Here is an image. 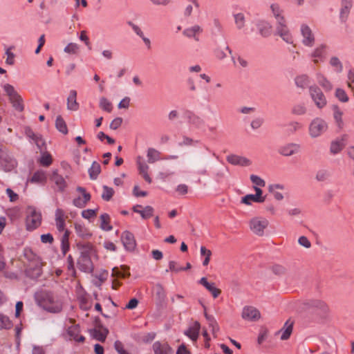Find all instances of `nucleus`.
<instances>
[{
	"instance_id": "43",
	"label": "nucleus",
	"mask_w": 354,
	"mask_h": 354,
	"mask_svg": "<svg viewBox=\"0 0 354 354\" xmlns=\"http://www.w3.org/2000/svg\"><path fill=\"white\" fill-rule=\"evenodd\" d=\"M344 147L343 143L339 141H334L330 145V151L333 153H337L339 152Z\"/></svg>"
},
{
	"instance_id": "20",
	"label": "nucleus",
	"mask_w": 354,
	"mask_h": 354,
	"mask_svg": "<svg viewBox=\"0 0 354 354\" xmlns=\"http://www.w3.org/2000/svg\"><path fill=\"white\" fill-rule=\"evenodd\" d=\"M293 324L294 322L290 319L286 322L283 327L278 332V333L281 334L280 337L281 340H286L290 337L292 332Z\"/></svg>"
},
{
	"instance_id": "35",
	"label": "nucleus",
	"mask_w": 354,
	"mask_h": 354,
	"mask_svg": "<svg viewBox=\"0 0 354 354\" xmlns=\"http://www.w3.org/2000/svg\"><path fill=\"white\" fill-rule=\"evenodd\" d=\"M55 125L56 128L62 133L66 134L68 133V129L66 122L61 116L57 117Z\"/></svg>"
},
{
	"instance_id": "32",
	"label": "nucleus",
	"mask_w": 354,
	"mask_h": 354,
	"mask_svg": "<svg viewBox=\"0 0 354 354\" xmlns=\"http://www.w3.org/2000/svg\"><path fill=\"white\" fill-rule=\"evenodd\" d=\"M91 195L85 194L84 198H82L80 197H77L73 201V203L75 207L82 208L84 207L86 203L90 201Z\"/></svg>"
},
{
	"instance_id": "26",
	"label": "nucleus",
	"mask_w": 354,
	"mask_h": 354,
	"mask_svg": "<svg viewBox=\"0 0 354 354\" xmlns=\"http://www.w3.org/2000/svg\"><path fill=\"white\" fill-rule=\"evenodd\" d=\"M75 230L76 234L82 239H88L91 236L89 230L82 224L75 223Z\"/></svg>"
},
{
	"instance_id": "56",
	"label": "nucleus",
	"mask_w": 354,
	"mask_h": 354,
	"mask_svg": "<svg viewBox=\"0 0 354 354\" xmlns=\"http://www.w3.org/2000/svg\"><path fill=\"white\" fill-rule=\"evenodd\" d=\"M209 326L212 328V333L216 337V333L219 330V326L215 319L209 322Z\"/></svg>"
},
{
	"instance_id": "14",
	"label": "nucleus",
	"mask_w": 354,
	"mask_h": 354,
	"mask_svg": "<svg viewBox=\"0 0 354 354\" xmlns=\"http://www.w3.org/2000/svg\"><path fill=\"white\" fill-rule=\"evenodd\" d=\"M66 216H65L64 212L62 209H57L55 211V225L57 230L59 232H65L66 228Z\"/></svg>"
},
{
	"instance_id": "50",
	"label": "nucleus",
	"mask_w": 354,
	"mask_h": 354,
	"mask_svg": "<svg viewBox=\"0 0 354 354\" xmlns=\"http://www.w3.org/2000/svg\"><path fill=\"white\" fill-rule=\"evenodd\" d=\"M114 347L119 354H129L125 351L122 343L120 341L115 342Z\"/></svg>"
},
{
	"instance_id": "49",
	"label": "nucleus",
	"mask_w": 354,
	"mask_h": 354,
	"mask_svg": "<svg viewBox=\"0 0 354 354\" xmlns=\"http://www.w3.org/2000/svg\"><path fill=\"white\" fill-rule=\"evenodd\" d=\"M3 88L7 95L9 96V98L12 95H15L16 93H17V92L15 90L14 87L9 84H5L3 86Z\"/></svg>"
},
{
	"instance_id": "17",
	"label": "nucleus",
	"mask_w": 354,
	"mask_h": 354,
	"mask_svg": "<svg viewBox=\"0 0 354 354\" xmlns=\"http://www.w3.org/2000/svg\"><path fill=\"white\" fill-rule=\"evenodd\" d=\"M199 283L212 293L214 298H217L221 293V290L215 286L214 283L208 282L206 277H202Z\"/></svg>"
},
{
	"instance_id": "2",
	"label": "nucleus",
	"mask_w": 354,
	"mask_h": 354,
	"mask_svg": "<svg viewBox=\"0 0 354 354\" xmlns=\"http://www.w3.org/2000/svg\"><path fill=\"white\" fill-rule=\"evenodd\" d=\"M24 256L29 260L26 270V274L32 279L39 277L42 272L43 263L41 259L33 254L31 250H26Z\"/></svg>"
},
{
	"instance_id": "39",
	"label": "nucleus",
	"mask_w": 354,
	"mask_h": 354,
	"mask_svg": "<svg viewBox=\"0 0 354 354\" xmlns=\"http://www.w3.org/2000/svg\"><path fill=\"white\" fill-rule=\"evenodd\" d=\"M12 326V322L8 318V317L0 314V328H6L8 329L10 328Z\"/></svg>"
},
{
	"instance_id": "45",
	"label": "nucleus",
	"mask_w": 354,
	"mask_h": 354,
	"mask_svg": "<svg viewBox=\"0 0 354 354\" xmlns=\"http://www.w3.org/2000/svg\"><path fill=\"white\" fill-rule=\"evenodd\" d=\"M78 50V46L75 43L68 44L64 48V51L69 54H75Z\"/></svg>"
},
{
	"instance_id": "48",
	"label": "nucleus",
	"mask_w": 354,
	"mask_h": 354,
	"mask_svg": "<svg viewBox=\"0 0 354 354\" xmlns=\"http://www.w3.org/2000/svg\"><path fill=\"white\" fill-rule=\"evenodd\" d=\"M336 97L342 102H346L348 100L345 91L341 88L336 90Z\"/></svg>"
},
{
	"instance_id": "63",
	"label": "nucleus",
	"mask_w": 354,
	"mask_h": 354,
	"mask_svg": "<svg viewBox=\"0 0 354 354\" xmlns=\"http://www.w3.org/2000/svg\"><path fill=\"white\" fill-rule=\"evenodd\" d=\"M305 111H306V109L301 104L297 105L293 109V112L298 115L304 114L305 113Z\"/></svg>"
},
{
	"instance_id": "21",
	"label": "nucleus",
	"mask_w": 354,
	"mask_h": 354,
	"mask_svg": "<svg viewBox=\"0 0 354 354\" xmlns=\"http://www.w3.org/2000/svg\"><path fill=\"white\" fill-rule=\"evenodd\" d=\"M201 325L199 322H195L185 332V335L188 336L192 341L195 342L198 337Z\"/></svg>"
},
{
	"instance_id": "30",
	"label": "nucleus",
	"mask_w": 354,
	"mask_h": 354,
	"mask_svg": "<svg viewBox=\"0 0 354 354\" xmlns=\"http://www.w3.org/2000/svg\"><path fill=\"white\" fill-rule=\"evenodd\" d=\"M160 152L156 149L149 148L147 150V159L149 163H153L156 161L160 160Z\"/></svg>"
},
{
	"instance_id": "47",
	"label": "nucleus",
	"mask_w": 354,
	"mask_h": 354,
	"mask_svg": "<svg viewBox=\"0 0 354 354\" xmlns=\"http://www.w3.org/2000/svg\"><path fill=\"white\" fill-rule=\"evenodd\" d=\"M201 31V28L198 26H195L192 28L187 29L184 31V34L187 37H194L196 33Z\"/></svg>"
},
{
	"instance_id": "53",
	"label": "nucleus",
	"mask_w": 354,
	"mask_h": 354,
	"mask_svg": "<svg viewBox=\"0 0 354 354\" xmlns=\"http://www.w3.org/2000/svg\"><path fill=\"white\" fill-rule=\"evenodd\" d=\"M169 268L170 271L175 272H178L184 270V269L183 268L178 267L176 262H175L174 261H171L169 262Z\"/></svg>"
},
{
	"instance_id": "10",
	"label": "nucleus",
	"mask_w": 354,
	"mask_h": 354,
	"mask_svg": "<svg viewBox=\"0 0 354 354\" xmlns=\"http://www.w3.org/2000/svg\"><path fill=\"white\" fill-rule=\"evenodd\" d=\"M310 95L313 100L315 101L316 105L319 108H322L326 104V98L321 91V90L317 87H310Z\"/></svg>"
},
{
	"instance_id": "46",
	"label": "nucleus",
	"mask_w": 354,
	"mask_h": 354,
	"mask_svg": "<svg viewBox=\"0 0 354 354\" xmlns=\"http://www.w3.org/2000/svg\"><path fill=\"white\" fill-rule=\"evenodd\" d=\"M250 180L256 185V187H264L266 185L265 181L256 175H251Z\"/></svg>"
},
{
	"instance_id": "12",
	"label": "nucleus",
	"mask_w": 354,
	"mask_h": 354,
	"mask_svg": "<svg viewBox=\"0 0 354 354\" xmlns=\"http://www.w3.org/2000/svg\"><path fill=\"white\" fill-rule=\"evenodd\" d=\"M77 266L80 270L84 272H91L93 270L91 257L80 256L77 261Z\"/></svg>"
},
{
	"instance_id": "36",
	"label": "nucleus",
	"mask_w": 354,
	"mask_h": 354,
	"mask_svg": "<svg viewBox=\"0 0 354 354\" xmlns=\"http://www.w3.org/2000/svg\"><path fill=\"white\" fill-rule=\"evenodd\" d=\"M39 162L42 166L49 167L53 162L51 155L47 152L43 153L40 158Z\"/></svg>"
},
{
	"instance_id": "24",
	"label": "nucleus",
	"mask_w": 354,
	"mask_h": 354,
	"mask_svg": "<svg viewBox=\"0 0 354 354\" xmlns=\"http://www.w3.org/2000/svg\"><path fill=\"white\" fill-rule=\"evenodd\" d=\"M79 333L80 329L77 325L71 326L68 328V334L76 342H83L85 338L84 336L80 335Z\"/></svg>"
},
{
	"instance_id": "6",
	"label": "nucleus",
	"mask_w": 354,
	"mask_h": 354,
	"mask_svg": "<svg viewBox=\"0 0 354 354\" xmlns=\"http://www.w3.org/2000/svg\"><path fill=\"white\" fill-rule=\"evenodd\" d=\"M50 180L55 183L57 191L63 192L67 187V183L64 178L58 173L57 169H54L50 175Z\"/></svg>"
},
{
	"instance_id": "11",
	"label": "nucleus",
	"mask_w": 354,
	"mask_h": 354,
	"mask_svg": "<svg viewBox=\"0 0 354 354\" xmlns=\"http://www.w3.org/2000/svg\"><path fill=\"white\" fill-rule=\"evenodd\" d=\"M121 239L124 248L129 251H132L136 248V242L133 234L129 232L125 231L121 236Z\"/></svg>"
},
{
	"instance_id": "1",
	"label": "nucleus",
	"mask_w": 354,
	"mask_h": 354,
	"mask_svg": "<svg viewBox=\"0 0 354 354\" xmlns=\"http://www.w3.org/2000/svg\"><path fill=\"white\" fill-rule=\"evenodd\" d=\"M35 299L37 304L48 312L58 313L62 310V303L52 292L41 291Z\"/></svg>"
},
{
	"instance_id": "3",
	"label": "nucleus",
	"mask_w": 354,
	"mask_h": 354,
	"mask_svg": "<svg viewBox=\"0 0 354 354\" xmlns=\"http://www.w3.org/2000/svg\"><path fill=\"white\" fill-rule=\"evenodd\" d=\"M268 224L269 221L266 218L254 216L249 221V228L255 235L262 236L264 235V231Z\"/></svg>"
},
{
	"instance_id": "34",
	"label": "nucleus",
	"mask_w": 354,
	"mask_h": 354,
	"mask_svg": "<svg viewBox=\"0 0 354 354\" xmlns=\"http://www.w3.org/2000/svg\"><path fill=\"white\" fill-rule=\"evenodd\" d=\"M200 252L201 256L205 257V259L203 261V266H207L210 261V257L212 256V251L210 250L207 249L205 246H201L200 248Z\"/></svg>"
},
{
	"instance_id": "44",
	"label": "nucleus",
	"mask_w": 354,
	"mask_h": 354,
	"mask_svg": "<svg viewBox=\"0 0 354 354\" xmlns=\"http://www.w3.org/2000/svg\"><path fill=\"white\" fill-rule=\"evenodd\" d=\"M97 209H88L82 211V216L83 218L89 219L91 218L95 217L97 215Z\"/></svg>"
},
{
	"instance_id": "19",
	"label": "nucleus",
	"mask_w": 354,
	"mask_h": 354,
	"mask_svg": "<svg viewBox=\"0 0 354 354\" xmlns=\"http://www.w3.org/2000/svg\"><path fill=\"white\" fill-rule=\"evenodd\" d=\"M153 349L155 354H172L171 347L167 343L156 342L153 344Z\"/></svg>"
},
{
	"instance_id": "64",
	"label": "nucleus",
	"mask_w": 354,
	"mask_h": 354,
	"mask_svg": "<svg viewBox=\"0 0 354 354\" xmlns=\"http://www.w3.org/2000/svg\"><path fill=\"white\" fill-rule=\"evenodd\" d=\"M129 102H130V99L129 97H125L120 102V103L118 104V107L120 109H122V108L127 109L129 106Z\"/></svg>"
},
{
	"instance_id": "23",
	"label": "nucleus",
	"mask_w": 354,
	"mask_h": 354,
	"mask_svg": "<svg viewBox=\"0 0 354 354\" xmlns=\"http://www.w3.org/2000/svg\"><path fill=\"white\" fill-rule=\"evenodd\" d=\"M299 146L297 144H288L280 149V153L286 156H289L297 153Z\"/></svg>"
},
{
	"instance_id": "7",
	"label": "nucleus",
	"mask_w": 354,
	"mask_h": 354,
	"mask_svg": "<svg viewBox=\"0 0 354 354\" xmlns=\"http://www.w3.org/2000/svg\"><path fill=\"white\" fill-rule=\"evenodd\" d=\"M254 189L255 190V194H248L242 198L241 202L246 205H251V202L255 203H263L266 200V197L262 196V190L258 187L254 186Z\"/></svg>"
},
{
	"instance_id": "16",
	"label": "nucleus",
	"mask_w": 354,
	"mask_h": 354,
	"mask_svg": "<svg viewBox=\"0 0 354 354\" xmlns=\"http://www.w3.org/2000/svg\"><path fill=\"white\" fill-rule=\"evenodd\" d=\"M301 32L304 37L303 43L306 46H312L315 42V37L311 29L307 25H302Z\"/></svg>"
},
{
	"instance_id": "52",
	"label": "nucleus",
	"mask_w": 354,
	"mask_h": 354,
	"mask_svg": "<svg viewBox=\"0 0 354 354\" xmlns=\"http://www.w3.org/2000/svg\"><path fill=\"white\" fill-rule=\"evenodd\" d=\"M122 122V119L121 118H116L111 122L110 128L115 130L121 126Z\"/></svg>"
},
{
	"instance_id": "37",
	"label": "nucleus",
	"mask_w": 354,
	"mask_h": 354,
	"mask_svg": "<svg viewBox=\"0 0 354 354\" xmlns=\"http://www.w3.org/2000/svg\"><path fill=\"white\" fill-rule=\"evenodd\" d=\"M272 273L277 276H283L286 273V269L281 265L275 264L271 267Z\"/></svg>"
},
{
	"instance_id": "41",
	"label": "nucleus",
	"mask_w": 354,
	"mask_h": 354,
	"mask_svg": "<svg viewBox=\"0 0 354 354\" xmlns=\"http://www.w3.org/2000/svg\"><path fill=\"white\" fill-rule=\"evenodd\" d=\"M100 106L104 110L109 113L112 111L111 103L105 97H102L100 102Z\"/></svg>"
},
{
	"instance_id": "51",
	"label": "nucleus",
	"mask_w": 354,
	"mask_h": 354,
	"mask_svg": "<svg viewBox=\"0 0 354 354\" xmlns=\"http://www.w3.org/2000/svg\"><path fill=\"white\" fill-rule=\"evenodd\" d=\"M176 191L180 195H185L188 192V186L185 184L178 185L176 188Z\"/></svg>"
},
{
	"instance_id": "33",
	"label": "nucleus",
	"mask_w": 354,
	"mask_h": 354,
	"mask_svg": "<svg viewBox=\"0 0 354 354\" xmlns=\"http://www.w3.org/2000/svg\"><path fill=\"white\" fill-rule=\"evenodd\" d=\"M271 9L273 12V15L276 17V19L278 20L279 23L283 26V23L285 22V20L282 16L280 15L281 14V9L278 4H272L271 5Z\"/></svg>"
},
{
	"instance_id": "40",
	"label": "nucleus",
	"mask_w": 354,
	"mask_h": 354,
	"mask_svg": "<svg viewBox=\"0 0 354 354\" xmlns=\"http://www.w3.org/2000/svg\"><path fill=\"white\" fill-rule=\"evenodd\" d=\"M114 191L111 187L108 186L103 187V192L102 194V198L106 201H109L113 196Z\"/></svg>"
},
{
	"instance_id": "55",
	"label": "nucleus",
	"mask_w": 354,
	"mask_h": 354,
	"mask_svg": "<svg viewBox=\"0 0 354 354\" xmlns=\"http://www.w3.org/2000/svg\"><path fill=\"white\" fill-rule=\"evenodd\" d=\"M41 241L44 243H52L53 242V237L50 234H45L41 236Z\"/></svg>"
},
{
	"instance_id": "4",
	"label": "nucleus",
	"mask_w": 354,
	"mask_h": 354,
	"mask_svg": "<svg viewBox=\"0 0 354 354\" xmlns=\"http://www.w3.org/2000/svg\"><path fill=\"white\" fill-rule=\"evenodd\" d=\"M41 223V215L34 207H28V215L26 219V225L28 230L37 228Z\"/></svg>"
},
{
	"instance_id": "31",
	"label": "nucleus",
	"mask_w": 354,
	"mask_h": 354,
	"mask_svg": "<svg viewBox=\"0 0 354 354\" xmlns=\"http://www.w3.org/2000/svg\"><path fill=\"white\" fill-rule=\"evenodd\" d=\"M100 227L103 230L109 231L112 230L110 225V217L107 214H103L100 216Z\"/></svg>"
},
{
	"instance_id": "29",
	"label": "nucleus",
	"mask_w": 354,
	"mask_h": 354,
	"mask_svg": "<svg viewBox=\"0 0 354 354\" xmlns=\"http://www.w3.org/2000/svg\"><path fill=\"white\" fill-rule=\"evenodd\" d=\"M9 99L13 107L17 111H22L24 110L23 100L21 97L18 93L12 95Z\"/></svg>"
},
{
	"instance_id": "5",
	"label": "nucleus",
	"mask_w": 354,
	"mask_h": 354,
	"mask_svg": "<svg viewBox=\"0 0 354 354\" xmlns=\"http://www.w3.org/2000/svg\"><path fill=\"white\" fill-rule=\"evenodd\" d=\"M241 317L245 320L256 322L261 318V313L253 306H245L243 308Z\"/></svg>"
},
{
	"instance_id": "57",
	"label": "nucleus",
	"mask_w": 354,
	"mask_h": 354,
	"mask_svg": "<svg viewBox=\"0 0 354 354\" xmlns=\"http://www.w3.org/2000/svg\"><path fill=\"white\" fill-rule=\"evenodd\" d=\"M299 243L301 245L305 247L306 248H309L311 246L310 242L306 236H301L299 239Z\"/></svg>"
},
{
	"instance_id": "22",
	"label": "nucleus",
	"mask_w": 354,
	"mask_h": 354,
	"mask_svg": "<svg viewBox=\"0 0 354 354\" xmlns=\"http://www.w3.org/2000/svg\"><path fill=\"white\" fill-rule=\"evenodd\" d=\"M31 183L45 184L47 181V176L44 171L37 170L28 180Z\"/></svg>"
},
{
	"instance_id": "58",
	"label": "nucleus",
	"mask_w": 354,
	"mask_h": 354,
	"mask_svg": "<svg viewBox=\"0 0 354 354\" xmlns=\"http://www.w3.org/2000/svg\"><path fill=\"white\" fill-rule=\"evenodd\" d=\"M320 85L323 86L326 90H330L332 88L331 84L326 80L324 77H322L319 81Z\"/></svg>"
},
{
	"instance_id": "9",
	"label": "nucleus",
	"mask_w": 354,
	"mask_h": 354,
	"mask_svg": "<svg viewBox=\"0 0 354 354\" xmlns=\"http://www.w3.org/2000/svg\"><path fill=\"white\" fill-rule=\"evenodd\" d=\"M326 128L327 126L324 121L319 119H315L310 124V133L313 137H317L323 131H326Z\"/></svg>"
},
{
	"instance_id": "27",
	"label": "nucleus",
	"mask_w": 354,
	"mask_h": 354,
	"mask_svg": "<svg viewBox=\"0 0 354 354\" xmlns=\"http://www.w3.org/2000/svg\"><path fill=\"white\" fill-rule=\"evenodd\" d=\"M109 333V330L107 328L99 326L94 329L93 330V337L101 342H103L105 340L107 335Z\"/></svg>"
},
{
	"instance_id": "13",
	"label": "nucleus",
	"mask_w": 354,
	"mask_h": 354,
	"mask_svg": "<svg viewBox=\"0 0 354 354\" xmlns=\"http://www.w3.org/2000/svg\"><path fill=\"white\" fill-rule=\"evenodd\" d=\"M136 162H137L139 174L144 178V179L148 183H151L152 179L148 174V171L149 169L148 165L143 161L142 158L140 156H138L137 158Z\"/></svg>"
},
{
	"instance_id": "61",
	"label": "nucleus",
	"mask_w": 354,
	"mask_h": 354,
	"mask_svg": "<svg viewBox=\"0 0 354 354\" xmlns=\"http://www.w3.org/2000/svg\"><path fill=\"white\" fill-rule=\"evenodd\" d=\"M235 21L237 26L241 28L244 24V17L242 14H237L235 15Z\"/></svg>"
},
{
	"instance_id": "38",
	"label": "nucleus",
	"mask_w": 354,
	"mask_h": 354,
	"mask_svg": "<svg viewBox=\"0 0 354 354\" xmlns=\"http://www.w3.org/2000/svg\"><path fill=\"white\" fill-rule=\"evenodd\" d=\"M100 165L98 163L94 162L89 169V174L91 178L92 179H95L98 174L100 173Z\"/></svg>"
},
{
	"instance_id": "59",
	"label": "nucleus",
	"mask_w": 354,
	"mask_h": 354,
	"mask_svg": "<svg viewBox=\"0 0 354 354\" xmlns=\"http://www.w3.org/2000/svg\"><path fill=\"white\" fill-rule=\"evenodd\" d=\"M6 54L7 55L6 63L10 65L13 64L15 57L14 54L10 51V49L6 50Z\"/></svg>"
},
{
	"instance_id": "60",
	"label": "nucleus",
	"mask_w": 354,
	"mask_h": 354,
	"mask_svg": "<svg viewBox=\"0 0 354 354\" xmlns=\"http://www.w3.org/2000/svg\"><path fill=\"white\" fill-rule=\"evenodd\" d=\"M342 112H340L338 110H337L334 114L335 119L336 122H337L338 126L340 128H342V124H343L342 120Z\"/></svg>"
},
{
	"instance_id": "8",
	"label": "nucleus",
	"mask_w": 354,
	"mask_h": 354,
	"mask_svg": "<svg viewBox=\"0 0 354 354\" xmlns=\"http://www.w3.org/2000/svg\"><path fill=\"white\" fill-rule=\"evenodd\" d=\"M16 165L17 162L11 155L7 153H1L0 156V166L4 171H10L15 169Z\"/></svg>"
},
{
	"instance_id": "18",
	"label": "nucleus",
	"mask_w": 354,
	"mask_h": 354,
	"mask_svg": "<svg viewBox=\"0 0 354 354\" xmlns=\"http://www.w3.org/2000/svg\"><path fill=\"white\" fill-rule=\"evenodd\" d=\"M140 205H136L133 207L132 209L134 212L140 214L143 219H147L153 216V208L151 206H146L143 209Z\"/></svg>"
},
{
	"instance_id": "28",
	"label": "nucleus",
	"mask_w": 354,
	"mask_h": 354,
	"mask_svg": "<svg viewBox=\"0 0 354 354\" xmlns=\"http://www.w3.org/2000/svg\"><path fill=\"white\" fill-rule=\"evenodd\" d=\"M227 161L232 165H249V160L245 159V158L236 156V155H230L227 157Z\"/></svg>"
},
{
	"instance_id": "25",
	"label": "nucleus",
	"mask_w": 354,
	"mask_h": 354,
	"mask_svg": "<svg viewBox=\"0 0 354 354\" xmlns=\"http://www.w3.org/2000/svg\"><path fill=\"white\" fill-rule=\"evenodd\" d=\"M77 92L74 90L71 91L69 96L67 99V107L69 110H77L79 105L76 100Z\"/></svg>"
},
{
	"instance_id": "54",
	"label": "nucleus",
	"mask_w": 354,
	"mask_h": 354,
	"mask_svg": "<svg viewBox=\"0 0 354 354\" xmlns=\"http://www.w3.org/2000/svg\"><path fill=\"white\" fill-rule=\"evenodd\" d=\"M138 303H139V301L136 298H133L126 305L125 309H129V310L134 309L138 306Z\"/></svg>"
},
{
	"instance_id": "42",
	"label": "nucleus",
	"mask_w": 354,
	"mask_h": 354,
	"mask_svg": "<svg viewBox=\"0 0 354 354\" xmlns=\"http://www.w3.org/2000/svg\"><path fill=\"white\" fill-rule=\"evenodd\" d=\"M295 83L298 86L304 88L307 86L308 83V77L306 75L298 76L295 79Z\"/></svg>"
},
{
	"instance_id": "15",
	"label": "nucleus",
	"mask_w": 354,
	"mask_h": 354,
	"mask_svg": "<svg viewBox=\"0 0 354 354\" xmlns=\"http://www.w3.org/2000/svg\"><path fill=\"white\" fill-rule=\"evenodd\" d=\"M77 247L80 251V256L89 257L96 256L95 250L91 243H78Z\"/></svg>"
},
{
	"instance_id": "62",
	"label": "nucleus",
	"mask_w": 354,
	"mask_h": 354,
	"mask_svg": "<svg viewBox=\"0 0 354 354\" xmlns=\"http://www.w3.org/2000/svg\"><path fill=\"white\" fill-rule=\"evenodd\" d=\"M6 193L8 194L10 201H16L18 199V195L15 194L11 189L8 188L6 189Z\"/></svg>"
}]
</instances>
